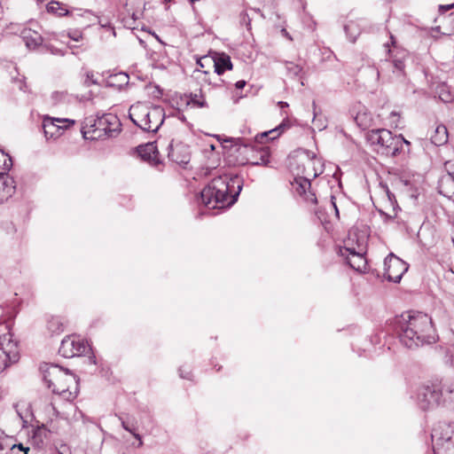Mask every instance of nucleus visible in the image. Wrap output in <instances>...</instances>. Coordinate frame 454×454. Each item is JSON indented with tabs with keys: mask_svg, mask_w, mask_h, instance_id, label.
Returning <instances> with one entry per match:
<instances>
[{
	"mask_svg": "<svg viewBox=\"0 0 454 454\" xmlns=\"http://www.w3.org/2000/svg\"><path fill=\"white\" fill-rule=\"evenodd\" d=\"M443 395L442 401L454 404V380H445L442 384H439Z\"/></svg>",
	"mask_w": 454,
	"mask_h": 454,
	"instance_id": "obj_26",
	"label": "nucleus"
},
{
	"mask_svg": "<svg viewBox=\"0 0 454 454\" xmlns=\"http://www.w3.org/2000/svg\"><path fill=\"white\" fill-rule=\"evenodd\" d=\"M437 433L436 430H434V434H432V437L434 438L436 436Z\"/></svg>",
	"mask_w": 454,
	"mask_h": 454,
	"instance_id": "obj_54",
	"label": "nucleus"
},
{
	"mask_svg": "<svg viewBox=\"0 0 454 454\" xmlns=\"http://www.w3.org/2000/svg\"><path fill=\"white\" fill-rule=\"evenodd\" d=\"M384 277L391 282L399 283L403 274L408 270V264L393 254L384 260Z\"/></svg>",
	"mask_w": 454,
	"mask_h": 454,
	"instance_id": "obj_11",
	"label": "nucleus"
},
{
	"mask_svg": "<svg viewBox=\"0 0 454 454\" xmlns=\"http://www.w3.org/2000/svg\"><path fill=\"white\" fill-rule=\"evenodd\" d=\"M47 329L52 333H59L64 331V325L58 317H51L47 322Z\"/></svg>",
	"mask_w": 454,
	"mask_h": 454,
	"instance_id": "obj_30",
	"label": "nucleus"
},
{
	"mask_svg": "<svg viewBox=\"0 0 454 454\" xmlns=\"http://www.w3.org/2000/svg\"><path fill=\"white\" fill-rule=\"evenodd\" d=\"M67 98V94L65 92L54 91L51 94V100L53 105H57L65 101Z\"/></svg>",
	"mask_w": 454,
	"mask_h": 454,
	"instance_id": "obj_35",
	"label": "nucleus"
},
{
	"mask_svg": "<svg viewBox=\"0 0 454 454\" xmlns=\"http://www.w3.org/2000/svg\"><path fill=\"white\" fill-rule=\"evenodd\" d=\"M129 116L141 129L156 132L164 121L165 113L160 106H149L137 102L130 106Z\"/></svg>",
	"mask_w": 454,
	"mask_h": 454,
	"instance_id": "obj_4",
	"label": "nucleus"
},
{
	"mask_svg": "<svg viewBox=\"0 0 454 454\" xmlns=\"http://www.w3.org/2000/svg\"><path fill=\"white\" fill-rule=\"evenodd\" d=\"M381 137L377 145L378 152L382 154L395 156L397 155V145L402 141L399 137H395L391 131L383 129Z\"/></svg>",
	"mask_w": 454,
	"mask_h": 454,
	"instance_id": "obj_13",
	"label": "nucleus"
},
{
	"mask_svg": "<svg viewBox=\"0 0 454 454\" xmlns=\"http://www.w3.org/2000/svg\"><path fill=\"white\" fill-rule=\"evenodd\" d=\"M454 7V4L447 5H440L439 9L441 12H447Z\"/></svg>",
	"mask_w": 454,
	"mask_h": 454,
	"instance_id": "obj_43",
	"label": "nucleus"
},
{
	"mask_svg": "<svg viewBox=\"0 0 454 454\" xmlns=\"http://www.w3.org/2000/svg\"><path fill=\"white\" fill-rule=\"evenodd\" d=\"M89 348L87 342H85L79 336L71 335L67 336L61 341L59 353L66 358H72L84 355Z\"/></svg>",
	"mask_w": 454,
	"mask_h": 454,
	"instance_id": "obj_12",
	"label": "nucleus"
},
{
	"mask_svg": "<svg viewBox=\"0 0 454 454\" xmlns=\"http://www.w3.org/2000/svg\"><path fill=\"white\" fill-rule=\"evenodd\" d=\"M434 454H454V431L450 435L438 437L434 444Z\"/></svg>",
	"mask_w": 454,
	"mask_h": 454,
	"instance_id": "obj_17",
	"label": "nucleus"
},
{
	"mask_svg": "<svg viewBox=\"0 0 454 454\" xmlns=\"http://www.w3.org/2000/svg\"><path fill=\"white\" fill-rule=\"evenodd\" d=\"M168 159L177 164H187L190 160L189 146L181 142L174 144L172 140L167 146Z\"/></svg>",
	"mask_w": 454,
	"mask_h": 454,
	"instance_id": "obj_14",
	"label": "nucleus"
},
{
	"mask_svg": "<svg viewBox=\"0 0 454 454\" xmlns=\"http://www.w3.org/2000/svg\"><path fill=\"white\" fill-rule=\"evenodd\" d=\"M242 187L239 176H219L201 191L200 200L208 209L230 207L237 201Z\"/></svg>",
	"mask_w": 454,
	"mask_h": 454,
	"instance_id": "obj_2",
	"label": "nucleus"
},
{
	"mask_svg": "<svg viewBox=\"0 0 454 454\" xmlns=\"http://www.w3.org/2000/svg\"><path fill=\"white\" fill-rule=\"evenodd\" d=\"M179 374H180V377H181V378H183V379H188V380H189V379H190V374H191V373H190V372H186V373H185V372H183V369H182V368H180V369H179Z\"/></svg>",
	"mask_w": 454,
	"mask_h": 454,
	"instance_id": "obj_45",
	"label": "nucleus"
},
{
	"mask_svg": "<svg viewBox=\"0 0 454 454\" xmlns=\"http://www.w3.org/2000/svg\"><path fill=\"white\" fill-rule=\"evenodd\" d=\"M214 63L215 72L221 75L226 70L232 69V63L230 56L225 53H216L215 57L211 59Z\"/></svg>",
	"mask_w": 454,
	"mask_h": 454,
	"instance_id": "obj_19",
	"label": "nucleus"
},
{
	"mask_svg": "<svg viewBox=\"0 0 454 454\" xmlns=\"http://www.w3.org/2000/svg\"><path fill=\"white\" fill-rule=\"evenodd\" d=\"M12 337L10 333L0 336V372L20 359L18 343Z\"/></svg>",
	"mask_w": 454,
	"mask_h": 454,
	"instance_id": "obj_6",
	"label": "nucleus"
},
{
	"mask_svg": "<svg viewBox=\"0 0 454 454\" xmlns=\"http://www.w3.org/2000/svg\"><path fill=\"white\" fill-rule=\"evenodd\" d=\"M431 141L436 146L443 145L448 142V130L444 125H438L431 136Z\"/></svg>",
	"mask_w": 454,
	"mask_h": 454,
	"instance_id": "obj_24",
	"label": "nucleus"
},
{
	"mask_svg": "<svg viewBox=\"0 0 454 454\" xmlns=\"http://www.w3.org/2000/svg\"><path fill=\"white\" fill-rule=\"evenodd\" d=\"M56 53H60L61 55H63V53L61 52V51H56Z\"/></svg>",
	"mask_w": 454,
	"mask_h": 454,
	"instance_id": "obj_60",
	"label": "nucleus"
},
{
	"mask_svg": "<svg viewBox=\"0 0 454 454\" xmlns=\"http://www.w3.org/2000/svg\"><path fill=\"white\" fill-rule=\"evenodd\" d=\"M383 65H390V63H389L387 60H386V61L383 63Z\"/></svg>",
	"mask_w": 454,
	"mask_h": 454,
	"instance_id": "obj_55",
	"label": "nucleus"
},
{
	"mask_svg": "<svg viewBox=\"0 0 454 454\" xmlns=\"http://www.w3.org/2000/svg\"><path fill=\"white\" fill-rule=\"evenodd\" d=\"M395 137H399L402 139L400 143L397 145V154L403 150V145H406L407 146H410L411 143L407 141L402 135L399 136H394Z\"/></svg>",
	"mask_w": 454,
	"mask_h": 454,
	"instance_id": "obj_39",
	"label": "nucleus"
},
{
	"mask_svg": "<svg viewBox=\"0 0 454 454\" xmlns=\"http://www.w3.org/2000/svg\"><path fill=\"white\" fill-rule=\"evenodd\" d=\"M237 151L244 154V157L239 160V164H250L253 166H267L270 163V149L265 146L241 145Z\"/></svg>",
	"mask_w": 454,
	"mask_h": 454,
	"instance_id": "obj_7",
	"label": "nucleus"
},
{
	"mask_svg": "<svg viewBox=\"0 0 454 454\" xmlns=\"http://www.w3.org/2000/svg\"><path fill=\"white\" fill-rule=\"evenodd\" d=\"M438 190L441 194L450 198L454 195V176L447 173L439 180Z\"/></svg>",
	"mask_w": 454,
	"mask_h": 454,
	"instance_id": "obj_20",
	"label": "nucleus"
},
{
	"mask_svg": "<svg viewBox=\"0 0 454 454\" xmlns=\"http://www.w3.org/2000/svg\"><path fill=\"white\" fill-rule=\"evenodd\" d=\"M179 374H180V377H181V378H183V379H188V380H189V379H190V374H191V373H190V372H186V373H185V372H183V369H182V368H180V369H179Z\"/></svg>",
	"mask_w": 454,
	"mask_h": 454,
	"instance_id": "obj_46",
	"label": "nucleus"
},
{
	"mask_svg": "<svg viewBox=\"0 0 454 454\" xmlns=\"http://www.w3.org/2000/svg\"><path fill=\"white\" fill-rule=\"evenodd\" d=\"M278 105L280 106V107H287L288 106V104L286 102H283V101H279L278 102Z\"/></svg>",
	"mask_w": 454,
	"mask_h": 454,
	"instance_id": "obj_50",
	"label": "nucleus"
},
{
	"mask_svg": "<svg viewBox=\"0 0 454 454\" xmlns=\"http://www.w3.org/2000/svg\"><path fill=\"white\" fill-rule=\"evenodd\" d=\"M5 448H9L10 449V444L7 443V441L0 442V450H3Z\"/></svg>",
	"mask_w": 454,
	"mask_h": 454,
	"instance_id": "obj_48",
	"label": "nucleus"
},
{
	"mask_svg": "<svg viewBox=\"0 0 454 454\" xmlns=\"http://www.w3.org/2000/svg\"><path fill=\"white\" fill-rule=\"evenodd\" d=\"M68 36H69L72 40L76 41V42H78V41L80 40V38H82V35H81V33H80V32H78V31H75V32H74V33H69V34H68Z\"/></svg>",
	"mask_w": 454,
	"mask_h": 454,
	"instance_id": "obj_41",
	"label": "nucleus"
},
{
	"mask_svg": "<svg viewBox=\"0 0 454 454\" xmlns=\"http://www.w3.org/2000/svg\"><path fill=\"white\" fill-rule=\"evenodd\" d=\"M313 169H314V172H312V173L306 170L305 171L306 176L297 177L294 179V185L295 186L296 192L300 196H302L309 190H310V187H311L310 177L316 178L321 173V171L317 172V170H316L314 168H313Z\"/></svg>",
	"mask_w": 454,
	"mask_h": 454,
	"instance_id": "obj_18",
	"label": "nucleus"
},
{
	"mask_svg": "<svg viewBox=\"0 0 454 454\" xmlns=\"http://www.w3.org/2000/svg\"><path fill=\"white\" fill-rule=\"evenodd\" d=\"M0 161L3 165L0 166V204L6 201L14 193L15 186L12 178L9 177L6 174L12 166V158L0 150Z\"/></svg>",
	"mask_w": 454,
	"mask_h": 454,
	"instance_id": "obj_9",
	"label": "nucleus"
},
{
	"mask_svg": "<svg viewBox=\"0 0 454 454\" xmlns=\"http://www.w3.org/2000/svg\"><path fill=\"white\" fill-rule=\"evenodd\" d=\"M29 447H25L22 443L10 445L9 454H27Z\"/></svg>",
	"mask_w": 454,
	"mask_h": 454,
	"instance_id": "obj_33",
	"label": "nucleus"
},
{
	"mask_svg": "<svg viewBox=\"0 0 454 454\" xmlns=\"http://www.w3.org/2000/svg\"><path fill=\"white\" fill-rule=\"evenodd\" d=\"M334 200H335V198L333 196H332V198H331V206L334 209L336 216L339 217V209L337 207V205H336Z\"/></svg>",
	"mask_w": 454,
	"mask_h": 454,
	"instance_id": "obj_42",
	"label": "nucleus"
},
{
	"mask_svg": "<svg viewBox=\"0 0 454 454\" xmlns=\"http://www.w3.org/2000/svg\"><path fill=\"white\" fill-rule=\"evenodd\" d=\"M68 122L74 124V121L70 119H60L45 116L43 121V129L47 138H52L60 135V129H63L67 126H61Z\"/></svg>",
	"mask_w": 454,
	"mask_h": 454,
	"instance_id": "obj_15",
	"label": "nucleus"
},
{
	"mask_svg": "<svg viewBox=\"0 0 454 454\" xmlns=\"http://www.w3.org/2000/svg\"><path fill=\"white\" fill-rule=\"evenodd\" d=\"M365 253L366 247L364 244H357V247H354L347 243L339 249L340 255L344 257L347 263L356 271L366 270L367 261L364 257Z\"/></svg>",
	"mask_w": 454,
	"mask_h": 454,
	"instance_id": "obj_8",
	"label": "nucleus"
},
{
	"mask_svg": "<svg viewBox=\"0 0 454 454\" xmlns=\"http://www.w3.org/2000/svg\"><path fill=\"white\" fill-rule=\"evenodd\" d=\"M158 143H160L161 146L163 145V141L159 140L156 142L147 143L137 147L138 155L144 160L148 161L153 166H158L161 162L159 158Z\"/></svg>",
	"mask_w": 454,
	"mask_h": 454,
	"instance_id": "obj_16",
	"label": "nucleus"
},
{
	"mask_svg": "<svg viewBox=\"0 0 454 454\" xmlns=\"http://www.w3.org/2000/svg\"><path fill=\"white\" fill-rule=\"evenodd\" d=\"M119 419L121 420L122 427L129 432L137 441V447H141L143 445V441L141 438V435L137 432V423L135 418L133 417H127L122 418L119 416Z\"/></svg>",
	"mask_w": 454,
	"mask_h": 454,
	"instance_id": "obj_22",
	"label": "nucleus"
},
{
	"mask_svg": "<svg viewBox=\"0 0 454 454\" xmlns=\"http://www.w3.org/2000/svg\"><path fill=\"white\" fill-rule=\"evenodd\" d=\"M391 40H392V43H395V42H394V36H393V35H391Z\"/></svg>",
	"mask_w": 454,
	"mask_h": 454,
	"instance_id": "obj_58",
	"label": "nucleus"
},
{
	"mask_svg": "<svg viewBox=\"0 0 454 454\" xmlns=\"http://www.w3.org/2000/svg\"><path fill=\"white\" fill-rule=\"evenodd\" d=\"M408 57L406 51H395V55L392 56V65L394 67V73H403L405 67L404 61Z\"/></svg>",
	"mask_w": 454,
	"mask_h": 454,
	"instance_id": "obj_25",
	"label": "nucleus"
},
{
	"mask_svg": "<svg viewBox=\"0 0 454 454\" xmlns=\"http://www.w3.org/2000/svg\"><path fill=\"white\" fill-rule=\"evenodd\" d=\"M120 130V120L113 114H105L97 118L88 117L84 120L81 128V132L85 139L115 137Z\"/></svg>",
	"mask_w": 454,
	"mask_h": 454,
	"instance_id": "obj_5",
	"label": "nucleus"
},
{
	"mask_svg": "<svg viewBox=\"0 0 454 454\" xmlns=\"http://www.w3.org/2000/svg\"><path fill=\"white\" fill-rule=\"evenodd\" d=\"M116 78H118V81L121 83H128L129 76L125 73H119L115 75Z\"/></svg>",
	"mask_w": 454,
	"mask_h": 454,
	"instance_id": "obj_40",
	"label": "nucleus"
},
{
	"mask_svg": "<svg viewBox=\"0 0 454 454\" xmlns=\"http://www.w3.org/2000/svg\"><path fill=\"white\" fill-rule=\"evenodd\" d=\"M43 380L52 393L67 401L74 400L78 394V379L67 369L57 364H46L42 368Z\"/></svg>",
	"mask_w": 454,
	"mask_h": 454,
	"instance_id": "obj_3",
	"label": "nucleus"
},
{
	"mask_svg": "<svg viewBox=\"0 0 454 454\" xmlns=\"http://www.w3.org/2000/svg\"><path fill=\"white\" fill-rule=\"evenodd\" d=\"M344 30L350 42L355 43L358 35H360V27L355 21H348L344 26Z\"/></svg>",
	"mask_w": 454,
	"mask_h": 454,
	"instance_id": "obj_29",
	"label": "nucleus"
},
{
	"mask_svg": "<svg viewBox=\"0 0 454 454\" xmlns=\"http://www.w3.org/2000/svg\"><path fill=\"white\" fill-rule=\"evenodd\" d=\"M284 124H280L277 128L270 129L269 131L262 132L255 137V140L260 143L263 144L266 140H274L277 138L281 132L283 131Z\"/></svg>",
	"mask_w": 454,
	"mask_h": 454,
	"instance_id": "obj_27",
	"label": "nucleus"
},
{
	"mask_svg": "<svg viewBox=\"0 0 454 454\" xmlns=\"http://www.w3.org/2000/svg\"><path fill=\"white\" fill-rule=\"evenodd\" d=\"M84 83L87 86H90L91 84H97L98 82L94 79V74L92 72H87L86 74V79L84 81Z\"/></svg>",
	"mask_w": 454,
	"mask_h": 454,
	"instance_id": "obj_38",
	"label": "nucleus"
},
{
	"mask_svg": "<svg viewBox=\"0 0 454 454\" xmlns=\"http://www.w3.org/2000/svg\"><path fill=\"white\" fill-rule=\"evenodd\" d=\"M254 11L255 12H257V13H260V15H261L262 18H264V15H263V13L261 12V10H260V9H254Z\"/></svg>",
	"mask_w": 454,
	"mask_h": 454,
	"instance_id": "obj_51",
	"label": "nucleus"
},
{
	"mask_svg": "<svg viewBox=\"0 0 454 454\" xmlns=\"http://www.w3.org/2000/svg\"><path fill=\"white\" fill-rule=\"evenodd\" d=\"M48 435V431L44 426L33 427L31 431L30 442L37 449L43 446L44 440Z\"/></svg>",
	"mask_w": 454,
	"mask_h": 454,
	"instance_id": "obj_23",
	"label": "nucleus"
},
{
	"mask_svg": "<svg viewBox=\"0 0 454 454\" xmlns=\"http://www.w3.org/2000/svg\"><path fill=\"white\" fill-rule=\"evenodd\" d=\"M381 130H383V129H372L367 133L366 138L371 145H378L379 140L381 137Z\"/></svg>",
	"mask_w": 454,
	"mask_h": 454,
	"instance_id": "obj_32",
	"label": "nucleus"
},
{
	"mask_svg": "<svg viewBox=\"0 0 454 454\" xmlns=\"http://www.w3.org/2000/svg\"><path fill=\"white\" fill-rule=\"evenodd\" d=\"M56 53H60L61 55H63V53L61 52V51H56Z\"/></svg>",
	"mask_w": 454,
	"mask_h": 454,
	"instance_id": "obj_59",
	"label": "nucleus"
},
{
	"mask_svg": "<svg viewBox=\"0 0 454 454\" xmlns=\"http://www.w3.org/2000/svg\"><path fill=\"white\" fill-rule=\"evenodd\" d=\"M192 105L197 107H207V103L203 98L202 95H198L197 93H191L190 99L188 100V105Z\"/></svg>",
	"mask_w": 454,
	"mask_h": 454,
	"instance_id": "obj_31",
	"label": "nucleus"
},
{
	"mask_svg": "<svg viewBox=\"0 0 454 454\" xmlns=\"http://www.w3.org/2000/svg\"><path fill=\"white\" fill-rule=\"evenodd\" d=\"M240 23L242 25H246L247 28H250L251 19L247 12H242L240 13Z\"/></svg>",
	"mask_w": 454,
	"mask_h": 454,
	"instance_id": "obj_37",
	"label": "nucleus"
},
{
	"mask_svg": "<svg viewBox=\"0 0 454 454\" xmlns=\"http://www.w3.org/2000/svg\"><path fill=\"white\" fill-rule=\"evenodd\" d=\"M282 33H284V35H286V34H287L286 29H283V30H282Z\"/></svg>",
	"mask_w": 454,
	"mask_h": 454,
	"instance_id": "obj_57",
	"label": "nucleus"
},
{
	"mask_svg": "<svg viewBox=\"0 0 454 454\" xmlns=\"http://www.w3.org/2000/svg\"><path fill=\"white\" fill-rule=\"evenodd\" d=\"M302 197L304 198L305 201H307L308 203H310L313 205L317 203L316 194L314 192H312L310 190H309L306 193H304L302 195Z\"/></svg>",
	"mask_w": 454,
	"mask_h": 454,
	"instance_id": "obj_36",
	"label": "nucleus"
},
{
	"mask_svg": "<svg viewBox=\"0 0 454 454\" xmlns=\"http://www.w3.org/2000/svg\"><path fill=\"white\" fill-rule=\"evenodd\" d=\"M180 119L184 121H185V117L184 115H182V117H180Z\"/></svg>",
	"mask_w": 454,
	"mask_h": 454,
	"instance_id": "obj_56",
	"label": "nucleus"
},
{
	"mask_svg": "<svg viewBox=\"0 0 454 454\" xmlns=\"http://www.w3.org/2000/svg\"><path fill=\"white\" fill-rule=\"evenodd\" d=\"M380 70L377 69L376 70V75H377L378 78L380 77Z\"/></svg>",
	"mask_w": 454,
	"mask_h": 454,
	"instance_id": "obj_52",
	"label": "nucleus"
},
{
	"mask_svg": "<svg viewBox=\"0 0 454 454\" xmlns=\"http://www.w3.org/2000/svg\"><path fill=\"white\" fill-rule=\"evenodd\" d=\"M47 12L56 14L59 17L67 16L71 12L66 8L65 4L57 2L51 1L47 4Z\"/></svg>",
	"mask_w": 454,
	"mask_h": 454,
	"instance_id": "obj_28",
	"label": "nucleus"
},
{
	"mask_svg": "<svg viewBox=\"0 0 454 454\" xmlns=\"http://www.w3.org/2000/svg\"><path fill=\"white\" fill-rule=\"evenodd\" d=\"M386 192H387V195L389 200H392V197L394 198L395 196L393 193L390 192V191L388 190L387 187H386Z\"/></svg>",
	"mask_w": 454,
	"mask_h": 454,
	"instance_id": "obj_49",
	"label": "nucleus"
},
{
	"mask_svg": "<svg viewBox=\"0 0 454 454\" xmlns=\"http://www.w3.org/2000/svg\"><path fill=\"white\" fill-rule=\"evenodd\" d=\"M204 61H211V59H208L206 56L201 58L200 59H199L197 61L198 66H200V67H204V63H203Z\"/></svg>",
	"mask_w": 454,
	"mask_h": 454,
	"instance_id": "obj_44",
	"label": "nucleus"
},
{
	"mask_svg": "<svg viewBox=\"0 0 454 454\" xmlns=\"http://www.w3.org/2000/svg\"><path fill=\"white\" fill-rule=\"evenodd\" d=\"M391 116L396 117V116H398V114H397V113H396V112H392V113H391Z\"/></svg>",
	"mask_w": 454,
	"mask_h": 454,
	"instance_id": "obj_53",
	"label": "nucleus"
},
{
	"mask_svg": "<svg viewBox=\"0 0 454 454\" xmlns=\"http://www.w3.org/2000/svg\"><path fill=\"white\" fill-rule=\"evenodd\" d=\"M21 37L25 42L26 46L29 49H35L43 43L42 35L30 28H24L21 31Z\"/></svg>",
	"mask_w": 454,
	"mask_h": 454,
	"instance_id": "obj_21",
	"label": "nucleus"
},
{
	"mask_svg": "<svg viewBox=\"0 0 454 454\" xmlns=\"http://www.w3.org/2000/svg\"><path fill=\"white\" fill-rule=\"evenodd\" d=\"M443 393L438 384L424 385L418 390V403L422 410H428L440 404Z\"/></svg>",
	"mask_w": 454,
	"mask_h": 454,
	"instance_id": "obj_10",
	"label": "nucleus"
},
{
	"mask_svg": "<svg viewBox=\"0 0 454 454\" xmlns=\"http://www.w3.org/2000/svg\"><path fill=\"white\" fill-rule=\"evenodd\" d=\"M246 86V82L241 80V81H238L235 84V87L237 89H243L244 87Z\"/></svg>",
	"mask_w": 454,
	"mask_h": 454,
	"instance_id": "obj_47",
	"label": "nucleus"
},
{
	"mask_svg": "<svg viewBox=\"0 0 454 454\" xmlns=\"http://www.w3.org/2000/svg\"><path fill=\"white\" fill-rule=\"evenodd\" d=\"M396 332L401 343L413 349L437 340L431 317L422 312H406L396 321Z\"/></svg>",
	"mask_w": 454,
	"mask_h": 454,
	"instance_id": "obj_1",
	"label": "nucleus"
},
{
	"mask_svg": "<svg viewBox=\"0 0 454 454\" xmlns=\"http://www.w3.org/2000/svg\"><path fill=\"white\" fill-rule=\"evenodd\" d=\"M286 70L291 75L298 76L301 73L302 67L294 62H287Z\"/></svg>",
	"mask_w": 454,
	"mask_h": 454,
	"instance_id": "obj_34",
	"label": "nucleus"
}]
</instances>
